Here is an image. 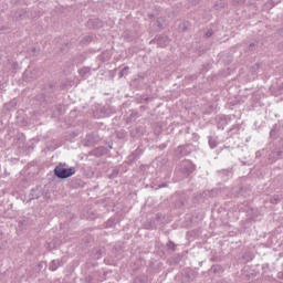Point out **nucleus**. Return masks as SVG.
<instances>
[{"label":"nucleus","mask_w":283,"mask_h":283,"mask_svg":"<svg viewBox=\"0 0 283 283\" xmlns=\"http://www.w3.org/2000/svg\"><path fill=\"white\" fill-rule=\"evenodd\" d=\"M54 174L57 176V178H70V176H74V174H76V170H74V168L57 166L54 169Z\"/></svg>","instance_id":"obj_1"}]
</instances>
